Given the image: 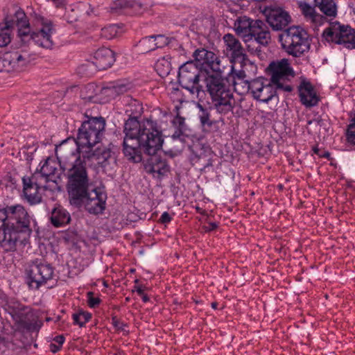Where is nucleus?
I'll return each mask as SVG.
<instances>
[{"mask_svg": "<svg viewBox=\"0 0 355 355\" xmlns=\"http://www.w3.org/2000/svg\"><path fill=\"white\" fill-rule=\"evenodd\" d=\"M46 321H50V320H51V318H46Z\"/></svg>", "mask_w": 355, "mask_h": 355, "instance_id": "nucleus-55", "label": "nucleus"}, {"mask_svg": "<svg viewBox=\"0 0 355 355\" xmlns=\"http://www.w3.org/2000/svg\"><path fill=\"white\" fill-rule=\"evenodd\" d=\"M172 217L167 211H164L159 219V222L162 224H166L171 221Z\"/></svg>", "mask_w": 355, "mask_h": 355, "instance_id": "nucleus-46", "label": "nucleus"}, {"mask_svg": "<svg viewBox=\"0 0 355 355\" xmlns=\"http://www.w3.org/2000/svg\"><path fill=\"white\" fill-rule=\"evenodd\" d=\"M94 146L86 147L78 151V155H80L83 166L86 169V162H91L105 168L108 164V160L112 157V151L110 148L102 145L96 148Z\"/></svg>", "mask_w": 355, "mask_h": 355, "instance_id": "nucleus-15", "label": "nucleus"}, {"mask_svg": "<svg viewBox=\"0 0 355 355\" xmlns=\"http://www.w3.org/2000/svg\"><path fill=\"white\" fill-rule=\"evenodd\" d=\"M196 209H197V211H198V213H200V214H202V209H201V208H200V207H196Z\"/></svg>", "mask_w": 355, "mask_h": 355, "instance_id": "nucleus-53", "label": "nucleus"}, {"mask_svg": "<svg viewBox=\"0 0 355 355\" xmlns=\"http://www.w3.org/2000/svg\"><path fill=\"white\" fill-rule=\"evenodd\" d=\"M209 68L215 73L203 75V82L216 112L225 115L232 112L235 106L233 93L224 80V77L233 72V64L227 58H220L212 62Z\"/></svg>", "mask_w": 355, "mask_h": 355, "instance_id": "nucleus-5", "label": "nucleus"}, {"mask_svg": "<svg viewBox=\"0 0 355 355\" xmlns=\"http://www.w3.org/2000/svg\"><path fill=\"white\" fill-rule=\"evenodd\" d=\"M313 150L314 153L316 154L320 157L329 158L330 157V153L328 151L322 150L318 148L317 146H314L313 148Z\"/></svg>", "mask_w": 355, "mask_h": 355, "instance_id": "nucleus-45", "label": "nucleus"}, {"mask_svg": "<svg viewBox=\"0 0 355 355\" xmlns=\"http://www.w3.org/2000/svg\"><path fill=\"white\" fill-rule=\"evenodd\" d=\"M234 30L245 42L253 40L262 46H267L271 40L267 24L260 19L253 20L246 16L239 17L234 22Z\"/></svg>", "mask_w": 355, "mask_h": 355, "instance_id": "nucleus-8", "label": "nucleus"}, {"mask_svg": "<svg viewBox=\"0 0 355 355\" xmlns=\"http://www.w3.org/2000/svg\"><path fill=\"white\" fill-rule=\"evenodd\" d=\"M132 88L130 83L125 80H117L109 83L107 86L101 88L100 94L104 97L105 101H110L120 94H123Z\"/></svg>", "mask_w": 355, "mask_h": 355, "instance_id": "nucleus-22", "label": "nucleus"}, {"mask_svg": "<svg viewBox=\"0 0 355 355\" xmlns=\"http://www.w3.org/2000/svg\"><path fill=\"white\" fill-rule=\"evenodd\" d=\"M129 3V0H116L114 2L112 10H114L116 12L121 11L127 14Z\"/></svg>", "mask_w": 355, "mask_h": 355, "instance_id": "nucleus-39", "label": "nucleus"}, {"mask_svg": "<svg viewBox=\"0 0 355 355\" xmlns=\"http://www.w3.org/2000/svg\"><path fill=\"white\" fill-rule=\"evenodd\" d=\"M156 151L154 154H147L150 156L144 164V170L148 174H157L159 177L166 175L170 171V166L165 159H163Z\"/></svg>", "mask_w": 355, "mask_h": 355, "instance_id": "nucleus-19", "label": "nucleus"}, {"mask_svg": "<svg viewBox=\"0 0 355 355\" xmlns=\"http://www.w3.org/2000/svg\"><path fill=\"white\" fill-rule=\"evenodd\" d=\"M35 54L22 49L6 53L3 58L0 57V71H23L35 59Z\"/></svg>", "mask_w": 355, "mask_h": 355, "instance_id": "nucleus-13", "label": "nucleus"}, {"mask_svg": "<svg viewBox=\"0 0 355 355\" xmlns=\"http://www.w3.org/2000/svg\"><path fill=\"white\" fill-rule=\"evenodd\" d=\"M94 59V61H87L80 67V70L87 76L92 75L96 70H105L110 67L115 62V55L110 49L103 47L95 52Z\"/></svg>", "mask_w": 355, "mask_h": 355, "instance_id": "nucleus-14", "label": "nucleus"}, {"mask_svg": "<svg viewBox=\"0 0 355 355\" xmlns=\"http://www.w3.org/2000/svg\"><path fill=\"white\" fill-rule=\"evenodd\" d=\"M193 57L201 65H206L208 67L217 59V55L203 48L196 49L193 53Z\"/></svg>", "mask_w": 355, "mask_h": 355, "instance_id": "nucleus-29", "label": "nucleus"}, {"mask_svg": "<svg viewBox=\"0 0 355 355\" xmlns=\"http://www.w3.org/2000/svg\"><path fill=\"white\" fill-rule=\"evenodd\" d=\"M135 284H137L139 282V279H135Z\"/></svg>", "mask_w": 355, "mask_h": 355, "instance_id": "nucleus-56", "label": "nucleus"}, {"mask_svg": "<svg viewBox=\"0 0 355 355\" xmlns=\"http://www.w3.org/2000/svg\"><path fill=\"white\" fill-rule=\"evenodd\" d=\"M64 166L62 171L67 179L66 187L70 204L76 207L84 204L90 214H102L107 200V193L103 189L95 188L89 191L90 178L88 171L80 164L76 166L64 162Z\"/></svg>", "mask_w": 355, "mask_h": 355, "instance_id": "nucleus-2", "label": "nucleus"}, {"mask_svg": "<svg viewBox=\"0 0 355 355\" xmlns=\"http://www.w3.org/2000/svg\"><path fill=\"white\" fill-rule=\"evenodd\" d=\"M74 324L83 327L92 318V314L87 311H79L72 315Z\"/></svg>", "mask_w": 355, "mask_h": 355, "instance_id": "nucleus-36", "label": "nucleus"}, {"mask_svg": "<svg viewBox=\"0 0 355 355\" xmlns=\"http://www.w3.org/2000/svg\"><path fill=\"white\" fill-rule=\"evenodd\" d=\"M171 60V56L166 55L158 59L156 62L155 68L160 76L165 77L170 73L172 69Z\"/></svg>", "mask_w": 355, "mask_h": 355, "instance_id": "nucleus-31", "label": "nucleus"}, {"mask_svg": "<svg viewBox=\"0 0 355 355\" xmlns=\"http://www.w3.org/2000/svg\"><path fill=\"white\" fill-rule=\"evenodd\" d=\"M84 121L78 130L76 139H67L55 147V155L59 159L61 168H65L64 162L72 166H78L83 162L78 151L86 147L95 146L100 142L105 132V120L103 117H89Z\"/></svg>", "mask_w": 355, "mask_h": 355, "instance_id": "nucleus-4", "label": "nucleus"}, {"mask_svg": "<svg viewBox=\"0 0 355 355\" xmlns=\"http://www.w3.org/2000/svg\"><path fill=\"white\" fill-rule=\"evenodd\" d=\"M155 40L153 36H148L142 38L138 43L137 47L141 53H146L148 52L156 49V44H154Z\"/></svg>", "mask_w": 355, "mask_h": 355, "instance_id": "nucleus-35", "label": "nucleus"}, {"mask_svg": "<svg viewBox=\"0 0 355 355\" xmlns=\"http://www.w3.org/2000/svg\"><path fill=\"white\" fill-rule=\"evenodd\" d=\"M143 112L142 104L136 99L130 98L125 107V113L128 114L129 118H136Z\"/></svg>", "mask_w": 355, "mask_h": 355, "instance_id": "nucleus-33", "label": "nucleus"}, {"mask_svg": "<svg viewBox=\"0 0 355 355\" xmlns=\"http://www.w3.org/2000/svg\"><path fill=\"white\" fill-rule=\"evenodd\" d=\"M87 302L89 307L95 308L101 303V300L99 297H94V293L90 291L87 293Z\"/></svg>", "mask_w": 355, "mask_h": 355, "instance_id": "nucleus-43", "label": "nucleus"}, {"mask_svg": "<svg viewBox=\"0 0 355 355\" xmlns=\"http://www.w3.org/2000/svg\"><path fill=\"white\" fill-rule=\"evenodd\" d=\"M315 7H317L322 15L327 17L334 18L338 14L337 5L334 0H314Z\"/></svg>", "mask_w": 355, "mask_h": 355, "instance_id": "nucleus-28", "label": "nucleus"}, {"mask_svg": "<svg viewBox=\"0 0 355 355\" xmlns=\"http://www.w3.org/2000/svg\"><path fill=\"white\" fill-rule=\"evenodd\" d=\"M54 340L61 347L64 342V338L63 336H58L54 338Z\"/></svg>", "mask_w": 355, "mask_h": 355, "instance_id": "nucleus-49", "label": "nucleus"}, {"mask_svg": "<svg viewBox=\"0 0 355 355\" xmlns=\"http://www.w3.org/2000/svg\"><path fill=\"white\" fill-rule=\"evenodd\" d=\"M297 5L304 20L313 28H316L326 22V17L316 11L317 7H315V5L311 6L304 1H298Z\"/></svg>", "mask_w": 355, "mask_h": 355, "instance_id": "nucleus-18", "label": "nucleus"}, {"mask_svg": "<svg viewBox=\"0 0 355 355\" xmlns=\"http://www.w3.org/2000/svg\"><path fill=\"white\" fill-rule=\"evenodd\" d=\"M119 32V28L116 24H111L105 26L101 29V36L107 40H111L114 38Z\"/></svg>", "mask_w": 355, "mask_h": 355, "instance_id": "nucleus-37", "label": "nucleus"}, {"mask_svg": "<svg viewBox=\"0 0 355 355\" xmlns=\"http://www.w3.org/2000/svg\"><path fill=\"white\" fill-rule=\"evenodd\" d=\"M6 16H10L12 17L14 21V28L17 26L19 27L18 35L24 40L25 37L29 36L30 28L29 22L24 11L17 6H12L9 9V13Z\"/></svg>", "mask_w": 355, "mask_h": 355, "instance_id": "nucleus-20", "label": "nucleus"}, {"mask_svg": "<svg viewBox=\"0 0 355 355\" xmlns=\"http://www.w3.org/2000/svg\"><path fill=\"white\" fill-rule=\"evenodd\" d=\"M14 21L10 16H5L0 22V47L8 46L12 40L14 32Z\"/></svg>", "mask_w": 355, "mask_h": 355, "instance_id": "nucleus-24", "label": "nucleus"}, {"mask_svg": "<svg viewBox=\"0 0 355 355\" xmlns=\"http://www.w3.org/2000/svg\"><path fill=\"white\" fill-rule=\"evenodd\" d=\"M50 220L55 227H60L70 223L71 216L62 207L58 206L52 210Z\"/></svg>", "mask_w": 355, "mask_h": 355, "instance_id": "nucleus-27", "label": "nucleus"}, {"mask_svg": "<svg viewBox=\"0 0 355 355\" xmlns=\"http://www.w3.org/2000/svg\"><path fill=\"white\" fill-rule=\"evenodd\" d=\"M23 192L28 202L32 205L37 204L42 200L41 191L39 187L32 184L25 178H22Z\"/></svg>", "mask_w": 355, "mask_h": 355, "instance_id": "nucleus-26", "label": "nucleus"}, {"mask_svg": "<svg viewBox=\"0 0 355 355\" xmlns=\"http://www.w3.org/2000/svg\"><path fill=\"white\" fill-rule=\"evenodd\" d=\"M31 217L21 205L0 209V245L6 252H15L30 241Z\"/></svg>", "mask_w": 355, "mask_h": 355, "instance_id": "nucleus-3", "label": "nucleus"}, {"mask_svg": "<svg viewBox=\"0 0 355 355\" xmlns=\"http://www.w3.org/2000/svg\"><path fill=\"white\" fill-rule=\"evenodd\" d=\"M248 66L251 68H256V67L252 63H249Z\"/></svg>", "mask_w": 355, "mask_h": 355, "instance_id": "nucleus-54", "label": "nucleus"}, {"mask_svg": "<svg viewBox=\"0 0 355 355\" xmlns=\"http://www.w3.org/2000/svg\"><path fill=\"white\" fill-rule=\"evenodd\" d=\"M271 77L270 81L259 78L251 81L252 96L259 101L268 103L277 95V92H291L293 87L291 79L295 73L287 59L272 62L268 67Z\"/></svg>", "mask_w": 355, "mask_h": 355, "instance_id": "nucleus-6", "label": "nucleus"}, {"mask_svg": "<svg viewBox=\"0 0 355 355\" xmlns=\"http://www.w3.org/2000/svg\"><path fill=\"white\" fill-rule=\"evenodd\" d=\"M289 14L280 8H271L267 15V22L273 30L282 31L291 22Z\"/></svg>", "mask_w": 355, "mask_h": 355, "instance_id": "nucleus-21", "label": "nucleus"}, {"mask_svg": "<svg viewBox=\"0 0 355 355\" xmlns=\"http://www.w3.org/2000/svg\"><path fill=\"white\" fill-rule=\"evenodd\" d=\"M297 89L300 102L306 107L310 108L318 104L320 97L309 80L306 78L302 79Z\"/></svg>", "mask_w": 355, "mask_h": 355, "instance_id": "nucleus-17", "label": "nucleus"}, {"mask_svg": "<svg viewBox=\"0 0 355 355\" xmlns=\"http://www.w3.org/2000/svg\"><path fill=\"white\" fill-rule=\"evenodd\" d=\"M247 66L248 65L245 64L243 66V69H245ZM228 76L229 78H232V81L236 80H245V78H246V73L245 69L236 71L234 70V68L233 67V72L232 73H230Z\"/></svg>", "mask_w": 355, "mask_h": 355, "instance_id": "nucleus-42", "label": "nucleus"}, {"mask_svg": "<svg viewBox=\"0 0 355 355\" xmlns=\"http://www.w3.org/2000/svg\"><path fill=\"white\" fill-rule=\"evenodd\" d=\"M24 178L26 179L29 183L39 187L43 191L48 189L47 183L51 181L40 170H37L31 176L24 177Z\"/></svg>", "mask_w": 355, "mask_h": 355, "instance_id": "nucleus-32", "label": "nucleus"}, {"mask_svg": "<svg viewBox=\"0 0 355 355\" xmlns=\"http://www.w3.org/2000/svg\"><path fill=\"white\" fill-rule=\"evenodd\" d=\"M135 290L139 295H143L144 289L142 288L141 286H135Z\"/></svg>", "mask_w": 355, "mask_h": 355, "instance_id": "nucleus-51", "label": "nucleus"}, {"mask_svg": "<svg viewBox=\"0 0 355 355\" xmlns=\"http://www.w3.org/2000/svg\"><path fill=\"white\" fill-rule=\"evenodd\" d=\"M282 50L293 58H300L309 52L311 41L306 31L300 26H291L279 35Z\"/></svg>", "mask_w": 355, "mask_h": 355, "instance_id": "nucleus-9", "label": "nucleus"}, {"mask_svg": "<svg viewBox=\"0 0 355 355\" xmlns=\"http://www.w3.org/2000/svg\"><path fill=\"white\" fill-rule=\"evenodd\" d=\"M129 7L127 14L129 15H139L143 12V6L141 3L135 1L129 0Z\"/></svg>", "mask_w": 355, "mask_h": 355, "instance_id": "nucleus-40", "label": "nucleus"}, {"mask_svg": "<svg viewBox=\"0 0 355 355\" xmlns=\"http://www.w3.org/2000/svg\"><path fill=\"white\" fill-rule=\"evenodd\" d=\"M200 102L197 103L196 107L199 110L198 117L202 132L205 133L217 132L218 130V121L211 119L210 110L202 105Z\"/></svg>", "mask_w": 355, "mask_h": 355, "instance_id": "nucleus-23", "label": "nucleus"}, {"mask_svg": "<svg viewBox=\"0 0 355 355\" xmlns=\"http://www.w3.org/2000/svg\"><path fill=\"white\" fill-rule=\"evenodd\" d=\"M42 26L37 31L29 33L30 39L37 45L46 48L51 49L53 46L52 40V33L53 28L51 22H44L42 19Z\"/></svg>", "mask_w": 355, "mask_h": 355, "instance_id": "nucleus-16", "label": "nucleus"}, {"mask_svg": "<svg viewBox=\"0 0 355 355\" xmlns=\"http://www.w3.org/2000/svg\"><path fill=\"white\" fill-rule=\"evenodd\" d=\"M8 311L15 322L16 331L23 334H37L43 326L42 320L29 306L11 302L8 304Z\"/></svg>", "mask_w": 355, "mask_h": 355, "instance_id": "nucleus-7", "label": "nucleus"}, {"mask_svg": "<svg viewBox=\"0 0 355 355\" xmlns=\"http://www.w3.org/2000/svg\"><path fill=\"white\" fill-rule=\"evenodd\" d=\"M60 348H61V347L60 345H57L53 344V343H51L50 345V350L53 353H56L57 352H58L60 349Z\"/></svg>", "mask_w": 355, "mask_h": 355, "instance_id": "nucleus-50", "label": "nucleus"}, {"mask_svg": "<svg viewBox=\"0 0 355 355\" xmlns=\"http://www.w3.org/2000/svg\"><path fill=\"white\" fill-rule=\"evenodd\" d=\"M346 139L348 143L355 145V114L351 123L347 125Z\"/></svg>", "mask_w": 355, "mask_h": 355, "instance_id": "nucleus-38", "label": "nucleus"}, {"mask_svg": "<svg viewBox=\"0 0 355 355\" xmlns=\"http://www.w3.org/2000/svg\"><path fill=\"white\" fill-rule=\"evenodd\" d=\"M58 163L55 159L49 157L44 160V163L40 168V171L43 173L44 175L54 182H56V180H53V178L55 176L56 172L58 171V165L60 166L59 159H58ZM60 167V169L62 170L61 166ZM62 171V173H64L63 171ZM63 175H64V174Z\"/></svg>", "mask_w": 355, "mask_h": 355, "instance_id": "nucleus-30", "label": "nucleus"}, {"mask_svg": "<svg viewBox=\"0 0 355 355\" xmlns=\"http://www.w3.org/2000/svg\"><path fill=\"white\" fill-rule=\"evenodd\" d=\"M322 36L329 42L343 45L349 49L355 48V30L338 21L330 22L329 27L324 30Z\"/></svg>", "mask_w": 355, "mask_h": 355, "instance_id": "nucleus-11", "label": "nucleus"}, {"mask_svg": "<svg viewBox=\"0 0 355 355\" xmlns=\"http://www.w3.org/2000/svg\"><path fill=\"white\" fill-rule=\"evenodd\" d=\"M226 51L230 53L232 58H238L243 56V49L241 42L234 35L227 33L223 36Z\"/></svg>", "mask_w": 355, "mask_h": 355, "instance_id": "nucleus-25", "label": "nucleus"}, {"mask_svg": "<svg viewBox=\"0 0 355 355\" xmlns=\"http://www.w3.org/2000/svg\"><path fill=\"white\" fill-rule=\"evenodd\" d=\"M155 40L154 44H156V49L162 48L169 44V40L164 35H152Z\"/></svg>", "mask_w": 355, "mask_h": 355, "instance_id": "nucleus-41", "label": "nucleus"}, {"mask_svg": "<svg viewBox=\"0 0 355 355\" xmlns=\"http://www.w3.org/2000/svg\"><path fill=\"white\" fill-rule=\"evenodd\" d=\"M26 275L29 287L37 290L53 279L54 268L50 263L35 259L29 264Z\"/></svg>", "mask_w": 355, "mask_h": 355, "instance_id": "nucleus-12", "label": "nucleus"}, {"mask_svg": "<svg viewBox=\"0 0 355 355\" xmlns=\"http://www.w3.org/2000/svg\"><path fill=\"white\" fill-rule=\"evenodd\" d=\"M182 135H183V130H180V129H177V130H175V132L173 134L172 137L174 139H178Z\"/></svg>", "mask_w": 355, "mask_h": 355, "instance_id": "nucleus-48", "label": "nucleus"}, {"mask_svg": "<svg viewBox=\"0 0 355 355\" xmlns=\"http://www.w3.org/2000/svg\"><path fill=\"white\" fill-rule=\"evenodd\" d=\"M218 227V225L216 223H209L207 225H205L203 227V229L205 232H210L215 229H216Z\"/></svg>", "mask_w": 355, "mask_h": 355, "instance_id": "nucleus-47", "label": "nucleus"}, {"mask_svg": "<svg viewBox=\"0 0 355 355\" xmlns=\"http://www.w3.org/2000/svg\"><path fill=\"white\" fill-rule=\"evenodd\" d=\"M173 124L180 130H185V119L184 117L177 115L173 120Z\"/></svg>", "mask_w": 355, "mask_h": 355, "instance_id": "nucleus-44", "label": "nucleus"}, {"mask_svg": "<svg viewBox=\"0 0 355 355\" xmlns=\"http://www.w3.org/2000/svg\"><path fill=\"white\" fill-rule=\"evenodd\" d=\"M140 296L142 297V300L144 302H147L150 300L148 296L144 293H143V295H141Z\"/></svg>", "mask_w": 355, "mask_h": 355, "instance_id": "nucleus-52", "label": "nucleus"}, {"mask_svg": "<svg viewBox=\"0 0 355 355\" xmlns=\"http://www.w3.org/2000/svg\"><path fill=\"white\" fill-rule=\"evenodd\" d=\"M234 91L240 95L252 93L251 81L247 80H233Z\"/></svg>", "mask_w": 355, "mask_h": 355, "instance_id": "nucleus-34", "label": "nucleus"}, {"mask_svg": "<svg viewBox=\"0 0 355 355\" xmlns=\"http://www.w3.org/2000/svg\"><path fill=\"white\" fill-rule=\"evenodd\" d=\"M123 132V153L132 163L142 161L141 150L145 154H154L164 143L157 122L150 119L139 122L136 118H129L124 123Z\"/></svg>", "mask_w": 355, "mask_h": 355, "instance_id": "nucleus-1", "label": "nucleus"}, {"mask_svg": "<svg viewBox=\"0 0 355 355\" xmlns=\"http://www.w3.org/2000/svg\"><path fill=\"white\" fill-rule=\"evenodd\" d=\"M178 83L181 87L191 95L196 96L198 101H203L206 89L200 84L202 72L193 61H188L181 65L178 71Z\"/></svg>", "mask_w": 355, "mask_h": 355, "instance_id": "nucleus-10", "label": "nucleus"}]
</instances>
